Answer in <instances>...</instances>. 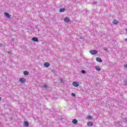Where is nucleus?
I'll use <instances>...</instances> for the list:
<instances>
[{"label":"nucleus","mask_w":127,"mask_h":127,"mask_svg":"<svg viewBox=\"0 0 127 127\" xmlns=\"http://www.w3.org/2000/svg\"><path fill=\"white\" fill-rule=\"evenodd\" d=\"M89 52L90 54H92V55H96V54L98 53V51L96 50H90Z\"/></svg>","instance_id":"nucleus-1"},{"label":"nucleus","mask_w":127,"mask_h":127,"mask_svg":"<svg viewBox=\"0 0 127 127\" xmlns=\"http://www.w3.org/2000/svg\"><path fill=\"white\" fill-rule=\"evenodd\" d=\"M19 81L20 83L23 84V83H25V82H26V79L24 78H19Z\"/></svg>","instance_id":"nucleus-2"},{"label":"nucleus","mask_w":127,"mask_h":127,"mask_svg":"<svg viewBox=\"0 0 127 127\" xmlns=\"http://www.w3.org/2000/svg\"><path fill=\"white\" fill-rule=\"evenodd\" d=\"M44 67H46V68H48L49 66H50V64L48 62H46L44 64Z\"/></svg>","instance_id":"nucleus-3"},{"label":"nucleus","mask_w":127,"mask_h":127,"mask_svg":"<svg viewBox=\"0 0 127 127\" xmlns=\"http://www.w3.org/2000/svg\"><path fill=\"white\" fill-rule=\"evenodd\" d=\"M4 16L6 17V18H10V15L7 12H4Z\"/></svg>","instance_id":"nucleus-4"},{"label":"nucleus","mask_w":127,"mask_h":127,"mask_svg":"<svg viewBox=\"0 0 127 127\" xmlns=\"http://www.w3.org/2000/svg\"><path fill=\"white\" fill-rule=\"evenodd\" d=\"M73 86H74V87H78L79 86V83L78 82L73 81L72 82Z\"/></svg>","instance_id":"nucleus-5"},{"label":"nucleus","mask_w":127,"mask_h":127,"mask_svg":"<svg viewBox=\"0 0 127 127\" xmlns=\"http://www.w3.org/2000/svg\"><path fill=\"white\" fill-rule=\"evenodd\" d=\"M32 41H34V42H38V41H39L37 37H33L32 38Z\"/></svg>","instance_id":"nucleus-6"},{"label":"nucleus","mask_w":127,"mask_h":127,"mask_svg":"<svg viewBox=\"0 0 127 127\" xmlns=\"http://www.w3.org/2000/svg\"><path fill=\"white\" fill-rule=\"evenodd\" d=\"M87 125L88 127H93V126H94V123L92 122H89L87 123Z\"/></svg>","instance_id":"nucleus-7"},{"label":"nucleus","mask_w":127,"mask_h":127,"mask_svg":"<svg viewBox=\"0 0 127 127\" xmlns=\"http://www.w3.org/2000/svg\"><path fill=\"white\" fill-rule=\"evenodd\" d=\"M96 61H97V62H100V63L103 62V60H102V59H101V58H96Z\"/></svg>","instance_id":"nucleus-8"},{"label":"nucleus","mask_w":127,"mask_h":127,"mask_svg":"<svg viewBox=\"0 0 127 127\" xmlns=\"http://www.w3.org/2000/svg\"><path fill=\"white\" fill-rule=\"evenodd\" d=\"M64 21H65V22H69L70 21V18L67 17L64 18Z\"/></svg>","instance_id":"nucleus-9"},{"label":"nucleus","mask_w":127,"mask_h":127,"mask_svg":"<svg viewBox=\"0 0 127 127\" xmlns=\"http://www.w3.org/2000/svg\"><path fill=\"white\" fill-rule=\"evenodd\" d=\"M23 126H24V127H28V126H29V124L28 123V122L25 121L24 122Z\"/></svg>","instance_id":"nucleus-10"},{"label":"nucleus","mask_w":127,"mask_h":127,"mask_svg":"<svg viewBox=\"0 0 127 127\" xmlns=\"http://www.w3.org/2000/svg\"><path fill=\"white\" fill-rule=\"evenodd\" d=\"M113 24L117 25V24H118V23H119V21L117 19H115L113 21Z\"/></svg>","instance_id":"nucleus-11"},{"label":"nucleus","mask_w":127,"mask_h":127,"mask_svg":"<svg viewBox=\"0 0 127 127\" xmlns=\"http://www.w3.org/2000/svg\"><path fill=\"white\" fill-rule=\"evenodd\" d=\"M95 69L97 71H101V67L100 66H95Z\"/></svg>","instance_id":"nucleus-12"},{"label":"nucleus","mask_w":127,"mask_h":127,"mask_svg":"<svg viewBox=\"0 0 127 127\" xmlns=\"http://www.w3.org/2000/svg\"><path fill=\"white\" fill-rule=\"evenodd\" d=\"M42 88H43V89H45V90H47L48 89L49 87L47 85H44L42 86Z\"/></svg>","instance_id":"nucleus-13"},{"label":"nucleus","mask_w":127,"mask_h":127,"mask_svg":"<svg viewBox=\"0 0 127 127\" xmlns=\"http://www.w3.org/2000/svg\"><path fill=\"white\" fill-rule=\"evenodd\" d=\"M72 124L76 125L78 123V121H77V120H76V119H73L72 121Z\"/></svg>","instance_id":"nucleus-14"},{"label":"nucleus","mask_w":127,"mask_h":127,"mask_svg":"<svg viewBox=\"0 0 127 127\" xmlns=\"http://www.w3.org/2000/svg\"><path fill=\"white\" fill-rule=\"evenodd\" d=\"M65 11V8H62L60 9V12H64Z\"/></svg>","instance_id":"nucleus-15"},{"label":"nucleus","mask_w":127,"mask_h":127,"mask_svg":"<svg viewBox=\"0 0 127 127\" xmlns=\"http://www.w3.org/2000/svg\"><path fill=\"white\" fill-rule=\"evenodd\" d=\"M24 75H28L29 74V72L27 71H24L23 72Z\"/></svg>","instance_id":"nucleus-16"},{"label":"nucleus","mask_w":127,"mask_h":127,"mask_svg":"<svg viewBox=\"0 0 127 127\" xmlns=\"http://www.w3.org/2000/svg\"><path fill=\"white\" fill-rule=\"evenodd\" d=\"M86 119L87 120H92V119H93V117H92V116H87Z\"/></svg>","instance_id":"nucleus-17"},{"label":"nucleus","mask_w":127,"mask_h":127,"mask_svg":"<svg viewBox=\"0 0 127 127\" xmlns=\"http://www.w3.org/2000/svg\"><path fill=\"white\" fill-rule=\"evenodd\" d=\"M81 72L82 74H85L86 73V71L85 70H82Z\"/></svg>","instance_id":"nucleus-18"},{"label":"nucleus","mask_w":127,"mask_h":127,"mask_svg":"<svg viewBox=\"0 0 127 127\" xmlns=\"http://www.w3.org/2000/svg\"><path fill=\"white\" fill-rule=\"evenodd\" d=\"M124 85L125 86L127 85V80H126L124 81Z\"/></svg>","instance_id":"nucleus-19"},{"label":"nucleus","mask_w":127,"mask_h":127,"mask_svg":"<svg viewBox=\"0 0 127 127\" xmlns=\"http://www.w3.org/2000/svg\"><path fill=\"white\" fill-rule=\"evenodd\" d=\"M71 96H72V97H76V94H75L74 93H72Z\"/></svg>","instance_id":"nucleus-20"},{"label":"nucleus","mask_w":127,"mask_h":127,"mask_svg":"<svg viewBox=\"0 0 127 127\" xmlns=\"http://www.w3.org/2000/svg\"><path fill=\"white\" fill-rule=\"evenodd\" d=\"M103 50H104V51H108V49L106 48H103Z\"/></svg>","instance_id":"nucleus-21"},{"label":"nucleus","mask_w":127,"mask_h":127,"mask_svg":"<svg viewBox=\"0 0 127 127\" xmlns=\"http://www.w3.org/2000/svg\"><path fill=\"white\" fill-rule=\"evenodd\" d=\"M60 82H61V83H63L64 80H63V79H60Z\"/></svg>","instance_id":"nucleus-22"},{"label":"nucleus","mask_w":127,"mask_h":127,"mask_svg":"<svg viewBox=\"0 0 127 127\" xmlns=\"http://www.w3.org/2000/svg\"><path fill=\"white\" fill-rule=\"evenodd\" d=\"M124 67L126 68V69H127V64H125Z\"/></svg>","instance_id":"nucleus-23"},{"label":"nucleus","mask_w":127,"mask_h":127,"mask_svg":"<svg viewBox=\"0 0 127 127\" xmlns=\"http://www.w3.org/2000/svg\"><path fill=\"white\" fill-rule=\"evenodd\" d=\"M125 122L126 123H127V119H125Z\"/></svg>","instance_id":"nucleus-24"},{"label":"nucleus","mask_w":127,"mask_h":127,"mask_svg":"<svg viewBox=\"0 0 127 127\" xmlns=\"http://www.w3.org/2000/svg\"><path fill=\"white\" fill-rule=\"evenodd\" d=\"M79 38H80V39H82V38H83V37H80Z\"/></svg>","instance_id":"nucleus-25"},{"label":"nucleus","mask_w":127,"mask_h":127,"mask_svg":"<svg viewBox=\"0 0 127 127\" xmlns=\"http://www.w3.org/2000/svg\"><path fill=\"white\" fill-rule=\"evenodd\" d=\"M0 46H2V44H1V43H0Z\"/></svg>","instance_id":"nucleus-26"},{"label":"nucleus","mask_w":127,"mask_h":127,"mask_svg":"<svg viewBox=\"0 0 127 127\" xmlns=\"http://www.w3.org/2000/svg\"><path fill=\"white\" fill-rule=\"evenodd\" d=\"M125 40L126 41H127V38L125 39Z\"/></svg>","instance_id":"nucleus-27"},{"label":"nucleus","mask_w":127,"mask_h":127,"mask_svg":"<svg viewBox=\"0 0 127 127\" xmlns=\"http://www.w3.org/2000/svg\"><path fill=\"white\" fill-rule=\"evenodd\" d=\"M1 100V97H0V102Z\"/></svg>","instance_id":"nucleus-28"},{"label":"nucleus","mask_w":127,"mask_h":127,"mask_svg":"<svg viewBox=\"0 0 127 127\" xmlns=\"http://www.w3.org/2000/svg\"><path fill=\"white\" fill-rule=\"evenodd\" d=\"M95 3L96 4V3H97V2H96V3Z\"/></svg>","instance_id":"nucleus-29"}]
</instances>
